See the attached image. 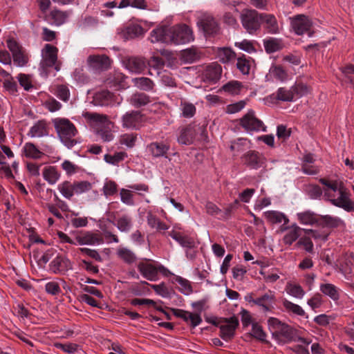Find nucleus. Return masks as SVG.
Here are the masks:
<instances>
[{
  "instance_id": "1",
  "label": "nucleus",
  "mask_w": 354,
  "mask_h": 354,
  "mask_svg": "<svg viewBox=\"0 0 354 354\" xmlns=\"http://www.w3.org/2000/svg\"><path fill=\"white\" fill-rule=\"evenodd\" d=\"M151 43L174 44L189 43L194 40L192 30L186 24H180L171 27L161 26L153 29L149 35Z\"/></svg>"
},
{
  "instance_id": "2",
  "label": "nucleus",
  "mask_w": 354,
  "mask_h": 354,
  "mask_svg": "<svg viewBox=\"0 0 354 354\" xmlns=\"http://www.w3.org/2000/svg\"><path fill=\"white\" fill-rule=\"evenodd\" d=\"M319 182L326 187L324 196L333 205L347 212L354 210V202L350 200L349 194L344 187H339L336 181L330 182L325 178H321Z\"/></svg>"
},
{
  "instance_id": "3",
  "label": "nucleus",
  "mask_w": 354,
  "mask_h": 354,
  "mask_svg": "<svg viewBox=\"0 0 354 354\" xmlns=\"http://www.w3.org/2000/svg\"><path fill=\"white\" fill-rule=\"evenodd\" d=\"M53 123L59 138L66 147L72 148L77 144V141L75 137L77 130L68 119L55 118L53 120Z\"/></svg>"
},
{
  "instance_id": "4",
  "label": "nucleus",
  "mask_w": 354,
  "mask_h": 354,
  "mask_svg": "<svg viewBox=\"0 0 354 354\" xmlns=\"http://www.w3.org/2000/svg\"><path fill=\"white\" fill-rule=\"evenodd\" d=\"M268 325L272 337L277 342L284 344L294 340L295 330L288 324L276 317H270Z\"/></svg>"
},
{
  "instance_id": "5",
  "label": "nucleus",
  "mask_w": 354,
  "mask_h": 354,
  "mask_svg": "<svg viewBox=\"0 0 354 354\" xmlns=\"http://www.w3.org/2000/svg\"><path fill=\"white\" fill-rule=\"evenodd\" d=\"M92 189V184L86 180L71 182L65 180L57 185V189L63 197L71 200L74 195H80Z\"/></svg>"
},
{
  "instance_id": "6",
  "label": "nucleus",
  "mask_w": 354,
  "mask_h": 354,
  "mask_svg": "<svg viewBox=\"0 0 354 354\" xmlns=\"http://www.w3.org/2000/svg\"><path fill=\"white\" fill-rule=\"evenodd\" d=\"M243 27L249 34H254L259 30L261 24V14L255 10H244L240 16Z\"/></svg>"
},
{
  "instance_id": "7",
  "label": "nucleus",
  "mask_w": 354,
  "mask_h": 354,
  "mask_svg": "<svg viewBox=\"0 0 354 354\" xmlns=\"http://www.w3.org/2000/svg\"><path fill=\"white\" fill-rule=\"evenodd\" d=\"M138 270L142 276L149 281H156L158 279V273H165L167 268L160 263H153L149 259L140 261L138 264Z\"/></svg>"
},
{
  "instance_id": "8",
  "label": "nucleus",
  "mask_w": 354,
  "mask_h": 354,
  "mask_svg": "<svg viewBox=\"0 0 354 354\" xmlns=\"http://www.w3.org/2000/svg\"><path fill=\"white\" fill-rule=\"evenodd\" d=\"M6 44L12 53L14 64L19 67L25 66L29 61V57L24 48L14 38L8 39Z\"/></svg>"
},
{
  "instance_id": "9",
  "label": "nucleus",
  "mask_w": 354,
  "mask_h": 354,
  "mask_svg": "<svg viewBox=\"0 0 354 354\" xmlns=\"http://www.w3.org/2000/svg\"><path fill=\"white\" fill-rule=\"evenodd\" d=\"M241 126L248 132L266 131V127L263 122L257 118L254 111H249L240 120Z\"/></svg>"
},
{
  "instance_id": "10",
  "label": "nucleus",
  "mask_w": 354,
  "mask_h": 354,
  "mask_svg": "<svg viewBox=\"0 0 354 354\" xmlns=\"http://www.w3.org/2000/svg\"><path fill=\"white\" fill-rule=\"evenodd\" d=\"M239 325V319L234 316L223 319L218 326L221 337L226 342L230 341L234 337Z\"/></svg>"
},
{
  "instance_id": "11",
  "label": "nucleus",
  "mask_w": 354,
  "mask_h": 354,
  "mask_svg": "<svg viewBox=\"0 0 354 354\" xmlns=\"http://www.w3.org/2000/svg\"><path fill=\"white\" fill-rule=\"evenodd\" d=\"M77 245H97L104 243L103 237L99 232L90 231H81L77 232L75 236Z\"/></svg>"
},
{
  "instance_id": "12",
  "label": "nucleus",
  "mask_w": 354,
  "mask_h": 354,
  "mask_svg": "<svg viewBox=\"0 0 354 354\" xmlns=\"http://www.w3.org/2000/svg\"><path fill=\"white\" fill-rule=\"evenodd\" d=\"M145 31L142 26L135 22H131L118 30V36L124 40L133 39L142 37Z\"/></svg>"
},
{
  "instance_id": "13",
  "label": "nucleus",
  "mask_w": 354,
  "mask_h": 354,
  "mask_svg": "<svg viewBox=\"0 0 354 354\" xmlns=\"http://www.w3.org/2000/svg\"><path fill=\"white\" fill-rule=\"evenodd\" d=\"M58 49L57 47L51 44H46L42 49V61L41 65L43 67H53L55 66L56 71H59V66L56 64L57 60Z\"/></svg>"
},
{
  "instance_id": "14",
  "label": "nucleus",
  "mask_w": 354,
  "mask_h": 354,
  "mask_svg": "<svg viewBox=\"0 0 354 354\" xmlns=\"http://www.w3.org/2000/svg\"><path fill=\"white\" fill-rule=\"evenodd\" d=\"M291 26L298 35L308 33L312 26L311 20L304 15H298L291 19Z\"/></svg>"
},
{
  "instance_id": "15",
  "label": "nucleus",
  "mask_w": 354,
  "mask_h": 354,
  "mask_svg": "<svg viewBox=\"0 0 354 354\" xmlns=\"http://www.w3.org/2000/svg\"><path fill=\"white\" fill-rule=\"evenodd\" d=\"M122 122L124 128L138 129L144 122V116L140 111H132L122 116Z\"/></svg>"
},
{
  "instance_id": "16",
  "label": "nucleus",
  "mask_w": 354,
  "mask_h": 354,
  "mask_svg": "<svg viewBox=\"0 0 354 354\" xmlns=\"http://www.w3.org/2000/svg\"><path fill=\"white\" fill-rule=\"evenodd\" d=\"M202 131L200 127L188 125L181 129L178 142L181 145H189L195 140L196 133Z\"/></svg>"
},
{
  "instance_id": "17",
  "label": "nucleus",
  "mask_w": 354,
  "mask_h": 354,
  "mask_svg": "<svg viewBox=\"0 0 354 354\" xmlns=\"http://www.w3.org/2000/svg\"><path fill=\"white\" fill-rule=\"evenodd\" d=\"M118 212L110 213L113 223L122 232H128L132 227V218L129 214H122L117 217Z\"/></svg>"
},
{
  "instance_id": "18",
  "label": "nucleus",
  "mask_w": 354,
  "mask_h": 354,
  "mask_svg": "<svg viewBox=\"0 0 354 354\" xmlns=\"http://www.w3.org/2000/svg\"><path fill=\"white\" fill-rule=\"evenodd\" d=\"M49 267L55 274H64L72 269V263L68 259L58 256L50 263Z\"/></svg>"
},
{
  "instance_id": "19",
  "label": "nucleus",
  "mask_w": 354,
  "mask_h": 354,
  "mask_svg": "<svg viewBox=\"0 0 354 354\" xmlns=\"http://www.w3.org/2000/svg\"><path fill=\"white\" fill-rule=\"evenodd\" d=\"M89 67L94 70H106L111 65L109 57L105 55H90L87 59Z\"/></svg>"
},
{
  "instance_id": "20",
  "label": "nucleus",
  "mask_w": 354,
  "mask_h": 354,
  "mask_svg": "<svg viewBox=\"0 0 354 354\" xmlns=\"http://www.w3.org/2000/svg\"><path fill=\"white\" fill-rule=\"evenodd\" d=\"M275 301L274 292L269 290L261 297H257L252 300V302L259 306H261L263 311H271L272 305Z\"/></svg>"
},
{
  "instance_id": "21",
  "label": "nucleus",
  "mask_w": 354,
  "mask_h": 354,
  "mask_svg": "<svg viewBox=\"0 0 354 354\" xmlns=\"http://www.w3.org/2000/svg\"><path fill=\"white\" fill-rule=\"evenodd\" d=\"M340 272L348 277L354 272V254H346L339 261Z\"/></svg>"
},
{
  "instance_id": "22",
  "label": "nucleus",
  "mask_w": 354,
  "mask_h": 354,
  "mask_svg": "<svg viewBox=\"0 0 354 354\" xmlns=\"http://www.w3.org/2000/svg\"><path fill=\"white\" fill-rule=\"evenodd\" d=\"M125 67L131 73H141L146 66L147 63L144 58L132 57L125 61Z\"/></svg>"
},
{
  "instance_id": "23",
  "label": "nucleus",
  "mask_w": 354,
  "mask_h": 354,
  "mask_svg": "<svg viewBox=\"0 0 354 354\" xmlns=\"http://www.w3.org/2000/svg\"><path fill=\"white\" fill-rule=\"evenodd\" d=\"M84 116L93 127L97 128V130L102 127H105L110 123L109 118L106 115L87 112Z\"/></svg>"
},
{
  "instance_id": "24",
  "label": "nucleus",
  "mask_w": 354,
  "mask_h": 354,
  "mask_svg": "<svg viewBox=\"0 0 354 354\" xmlns=\"http://www.w3.org/2000/svg\"><path fill=\"white\" fill-rule=\"evenodd\" d=\"M297 219L301 225H315L318 227L319 215L307 210L302 212H298L296 214Z\"/></svg>"
},
{
  "instance_id": "25",
  "label": "nucleus",
  "mask_w": 354,
  "mask_h": 354,
  "mask_svg": "<svg viewBox=\"0 0 354 354\" xmlns=\"http://www.w3.org/2000/svg\"><path fill=\"white\" fill-rule=\"evenodd\" d=\"M302 228L297 224H292L288 228V232L284 234L282 241L285 245L290 246L301 236Z\"/></svg>"
},
{
  "instance_id": "26",
  "label": "nucleus",
  "mask_w": 354,
  "mask_h": 354,
  "mask_svg": "<svg viewBox=\"0 0 354 354\" xmlns=\"http://www.w3.org/2000/svg\"><path fill=\"white\" fill-rule=\"evenodd\" d=\"M168 235L183 248L192 249L195 245V242L192 238L183 234L180 232L173 230L169 232Z\"/></svg>"
},
{
  "instance_id": "27",
  "label": "nucleus",
  "mask_w": 354,
  "mask_h": 354,
  "mask_svg": "<svg viewBox=\"0 0 354 354\" xmlns=\"http://www.w3.org/2000/svg\"><path fill=\"white\" fill-rule=\"evenodd\" d=\"M169 148V145L163 142H153L147 146L148 151L154 158L165 156Z\"/></svg>"
},
{
  "instance_id": "28",
  "label": "nucleus",
  "mask_w": 354,
  "mask_h": 354,
  "mask_svg": "<svg viewBox=\"0 0 354 354\" xmlns=\"http://www.w3.org/2000/svg\"><path fill=\"white\" fill-rule=\"evenodd\" d=\"M261 24H264V28L269 33L277 34L279 31L277 19L273 15L262 13Z\"/></svg>"
},
{
  "instance_id": "29",
  "label": "nucleus",
  "mask_w": 354,
  "mask_h": 354,
  "mask_svg": "<svg viewBox=\"0 0 354 354\" xmlns=\"http://www.w3.org/2000/svg\"><path fill=\"white\" fill-rule=\"evenodd\" d=\"M93 102L97 106H109L113 102V95L107 90L96 93L93 97Z\"/></svg>"
},
{
  "instance_id": "30",
  "label": "nucleus",
  "mask_w": 354,
  "mask_h": 354,
  "mask_svg": "<svg viewBox=\"0 0 354 354\" xmlns=\"http://www.w3.org/2000/svg\"><path fill=\"white\" fill-rule=\"evenodd\" d=\"M217 59L223 64L233 62L236 59V53L230 48H217L215 50Z\"/></svg>"
},
{
  "instance_id": "31",
  "label": "nucleus",
  "mask_w": 354,
  "mask_h": 354,
  "mask_svg": "<svg viewBox=\"0 0 354 354\" xmlns=\"http://www.w3.org/2000/svg\"><path fill=\"white\" fill-rule=\"evenodd\" d=\"M319 290L322 294L330 297L334 301H338L340 298L341 290L334 284L329 283H321Z\"/></svg>"
},
{
  "instance_id": "32",
  "label": "nucleus",
  "mask_w": 354,
  "mask_h": 354,
  "mask_svg": "<svg viewBox=\"0 0 354 354\" xmlns=\"http://www.w3.org/2000/svg\"><path fill=\"white\" fill-rule=\"evenodd\" d=\"M200 24L207 35L215 34L218 30V26L212 16H204L201 19Z\"/></svg>"
},
{
  "instance_id": "33",
  "label": "nucleus",
  "mask_w": 354,
  "mask_h": 354,
  "mask_svg": "<svg viewBox=\"0 0 354 354\" xmlns=\"http://www.w3.org/2000/svg\"><path fill=\"white\" fill-rule=\"evenodd\" d=\"M265 218L272 224H279L284 222V224L289 223V218L285 214L274 210H270L264 212Z\"/></svg>"
},
{
  "instance_id": "34",
  "label": "nucleus",
  "mask_w": 354,
  "mask_h": 354,
  "mask_svg": "<svg viewBox=\"0 0 354 354\" xmlns=\"http://www.w3.org/2000/svg\"><path fill=\"white\" fill-rule=\"evenodd\" d=\"M242 160L244 164L252 169H258L261 167V158L258 152L248 151L243 155Z\"/></svg>"
},
{
  "instance_id": "35",
  "label": "nucleus",
  "mask_w": 354,
  "mask_h": 354,
  "mask_svg": "<svg viewBox=\"0 0 354 354\" xmlns=\"http://www.w3.org/2000/svg\"><path fill=\"white\" fill-rule=\"evenodd\" d=\"M48 135L46 122L44 120L37 122L29 130L28 136L31 138H40Z\"/></svg>"
},
{
  "instance_id": "36",
  "label": "nucleus",
  "mask_w": 354,
  "mask_h": 354,
  "mask_svg": "<svg viewBox=\"0 0 354 354\" xmlns=\"http://www.w3.org/2000/svg\"><path fill=\"white\" fill-rule=\"evenodd\" d=\"M50 91L64 102H67L70 98V91L66 85L55 84L50 87Z\"/></svg>"
},
{
  "instance_id": "37",
  "label": "nucleus",
  "mask_w": 354,
  "mask_h": 354,
  "mask_svg": "<svg viewBox=\"0 0 354 354\" xmlns=\"http://www.w3.org/2000/svg\"><path fill=\"white\" fill-rule=\"evenodd\" d=\"M221 73V66L216 63H212L207 66L205 71V76L211 82H216L220 79Z\"/></svg>"
},
{
  "instance_id": "38",
  "label": "nucleus",
  "mask_w": 354,
  "mask_h": 354,
  "mask_svg": "<svg viewBox=\"0 0 354 354\" xmlns=\"http://www.w3.org/2000/svg\"><path fill=\"white\" fill-rule=\"evenodd\" d=\"M43 177L50 185L55 184L60 178V173L54 166H47L44 168Z\"/></svg>"
},
{
  "instance_id": "39",
  "label": "nucleus",
  "mask_w": 354,
  "mask_h": 354,
  "mask_svg": "<svg viewBox=\"0 0 354 354\" xmlns=\"http://www.w3.org/2000/svg\"><path fill=\"white\" fill-rule=\"evenodd\" d=\"M343 221L337 218L330 215H319L318 227H337L341 225Z\"/></svg>"
},
{
  "instance_id": "40",
  "label": "nucleus",
  "mask_w": 354,
  "mask_h": 354,
  "mask_svg": "<svg viewBox=\"0 0 354 354\" xmlns=\"http://www.w3.org/2000/svg\"><path fill=\"white\" fill-rule=\"evenodd\" d=\"M131 7L139 10H148L149 6L147 0H120L118 8L122 9Z\"/></svg>"
},
{
  "instance_id": "41",
  "label": "nucleus",
  "mask_w": 354,
  "mask_h": 354,
  "mask_svg": "<svg viewBox=\"0 0 354 354\" xmlns=\"http://www.w3.org/2000/svg\"><path fill=\"white\" fill-rule=\"evenodd\" d=\"M147 224L152 229H156L158 232L165 231L169 229V226L165 223L160 221L156 216L149 213L147 216Z\"/></svg>"
},
{
  "instance_id": "42",
  "label": "nucleus",
  "mask_w": 354,
  "mask_h": 354,
  "mask_svg": "<svg viewBox=\"0 0 354 354\" xmlns=\"http://www.w3.org/2000/svg\"><path fill=\"white\" fill-rule=\"evenodd\" d=\"M253 63L250 57L242 55L237 58L236 67L243 75H248Z\"/></svg>"
},
{
  "instance_id": "43",
  "label": "nucleus",
  "mask_w": 354,
  "mask_h": 354,
  "mask_svg": "<svg viewBox=\"0 0 354 354\" xmlns=\"http://www.w3.org/2000/svg\"><path fill=\"white\" fill-rule=\"evenodd\" d=\"M269 74L271 77L280 82H284L288 79L287 71L280 65L272 66Z\"/></svg>"
},
{
  "instance_id": "44",
  "label": "nucleus",
  "mask_w": 354,
  "mask_h": 354,
  "mask_svg": "<svg viewBox=\"0 0 354 354\" xmlns=\"http://www.w3.org/2000/svg\"><path fill=\"white\" fill-rule=\"evenodd\" d=\"M265 50L267 53H272L280 50L283 47V43L281 39L277 38H270L263 41Z\"/></svg>"
},
{
  "instance_id": "45",
  "label": "nucleus",
  "mask_w": 354,
  "mask_h": 354,
  "mask_svg": "<svg viewBox=\"0 0 354 354\" xmlns=\"http://www.w3.org/2000/svg\"><path fill=\"white\" fill-rule=\"evenodd\" d=\"M23 151L27 158L32 159H39L44 155L43 152L32 142H27L23 147Z\"/></svg>"
},
{
  "instance_id": "46",
  "label": "nucleus",
  "mask_w": 354,
  "mask_h": 354,
  "mask_svg": "<svg viewBox=\"0 0 354 354\" xmlns=\"http://www.w3.org/2000/svg\"><path fill=\"white\" fill-rule=\"evenodd\" d=\"M150 102L149 96L143 93H136L130 98L131 104L137 108L145 106Z\"/></svg>"
},
{
  "instance_id": "47",
  "label": "nucleus",
  "mask_w": 354,
  "mask_h": 354,
  "mask_svg": "<svg viewBox=\"0 0 354 354\" xmlns=\"http://www.w3.org/2000/svg\"><path fill=\"white\" fill-rule=\"evenodd\" d=\"M132 82L135 86L146 91H152L155 85L151 80L145 77L133 78Z\"/></svg>"
},
{
  "instance_id": "48",
  "label": "nucleus",
  "mask_w": 354,
  "mask_h": 354,
  "mask_svg": "<svg viewBox=\"0 0 354 354\" xmlns=\"http://www.w3.org/2000/svg\"><path fill=\"white\" fill-rule=\"evenodd\" d=\"M286 292L297 299H302L306 292L302 287L297 283H288L286 286Z\"/></svg>"
},
{
  "instance_id": "49",
  "label": "nucleus",
  "mask_w": 354,
  "mask_h": 354,
  "mask_svg": "<svg viewBox=\"0 0 354 354\" xmlns=\"http://www.w3.org/2000/svg\"><path fill=\"white\" fill-rule=\"evenodd\" d=\"M117 255L128 264L133 263L136 259L135 254L127 248H119L117 250Z\"/></svg>"
},
{
  "instance_id": "50",
  "label": "nucleus",
  "mask_w": 354,
  "mask_h": 354,
  "mask_svg": "<svg viewBox=\"0 0 354 354\" xmlns=\"http://www.w3.org/2000/svg\"><path fill=\"white\" fill-rule=\"evenodd\" d=\"M127 157V153L124 151L115 152L114 154H105L104 160L106 162L118 165L120 162H122Z\"/></svg>"
},
{
  "instance_id": "51",
  "label": "nucleus",
  "mask_w": 354,
  "mask_h": 354,
  "mask_svg": "<svg viewBox=\"0 0 354 354\" xmlns=\"http://www.w3.org/2000/svg\"><path fill=\"white\" fill-rule=\"evenodd\" d=\"M282 304L285 310L289 313L301 317L304 316L306 314L304 310L300 306L287 299L283 300Z\"/></svg>"
},
{
  "instance_id": "52",
  "label": "nucleus",
  "mask_w": 354,
  "mask_h": 354,
  "mask_svg": "<svg viewBox=\"0 0 354 354\" xmlns=\"http://www.w3.org/2000/svg\"><path fill=\"white\" fill-rule=\"evenodd\" d=\"M200 57L199 53L196 48H190L181 52V59L186 63H192Z\"/></svg>"
},
{
  "instance_id": "53",
  "label": "nucleus",
  "mask_w": 354,
  "mask_h": 354,
  "mask_svg": "<svg viewBox=\"0 0 354 354\" xmlns=\"http://www.w3.org/2000/svg\"><path fill=\"white\" fill-rule=\"evenodd\" d=\"M175 281L179 285L178 290L181 293L185 295H189L192 293L193 289L189 281L180 276H176Z\"/></svg>"
},
{
  "instance_id": "54",
  "label": "nucleus",
  "mask_w": 354,
  "mask_h": 354,
  "mask_svg": "<svg viewBox=\"0 0 354 354\" xmlns=\"http://www.w3.org/2000/svg\"><path fill=\"white\" fill-rule=\"evenodd\" d=\"M182 319L187 324H189L192 328L196 327L202 322V318L199 314L192 313L188 311L185 313Z\"/></svg>"
},
{
  "instance_id": "55",
  "label": "nucleus",
  "mask_w": 354,
  "mask_h": 354,
  "mask_svg": "<svg viewBox=\"0 0 354 354\" xmlns=\"http://www.w3.org/2000/svg\"><path fill=\"white\" fill-rule=\"evenodd\" d=\"M147 65L150 69L156 70L157 75H160V70L165 66V62L160 57L153 56L148 60Z\"/></svg>"
},
{
  "instance_id": "56",
  "label": "nucleus",
  "mask_w": 354,
  "mask_h": 354,
  "mask_svg": "<svg viewBox=\"0 0 354 354\" xmlns=\"http://www.w3.org/2000/svg\"><path fill=\"white\" fill-rule=\"evenodd\" d=\"M50 17L56 26H60L66 21L68 14L64 11L53 10L50 12Z\"/></svg>"
},
{
  "instance_id": "57",
  "label": "nucleus",
  "mask_w": 354,
  "mask_h": 354,
  "mask_svg": "<svg viewBox=\"0 0 354 354\" xmlns=\"http://www.w3.org/2000/svg\"><path fill=\"white\" fill-rule=\"evenodd\" d=\"M17 79L21 87L24 88L25 91H30L33 88V84L32 80V77L30 75L19 73L17 76Z\"/></svg>"
},
{
  "instance_id": "58",
  "label": "nucleus",
  "mask_w": 354,
  "mask_h": 354,
  "mask_svg": "<svg viewBox=\"0 0 354 354\" xmlns=\"http://www.w3.org/2000/svg\"><path fill=\"white\" fill-rule=\"evenodd\" d=\"M324 302L323 296L320 293H315L312 296V297L308 299L307 304L313 310L316 312L317 308L322 307Z\"/></svg>"
},
{
  "instance_id": "59",
  "label": "nucleus",
  "mask_w": 354,
  "mask_h": 354,
  "mask_svg": "<svg viewBox=\"0 0 354 354\" xmlns=\"http://www.w3.org/2000/svg\"><path fill=\"white\" fill-rule=\"evenodd\" d=\"M180 109L182 111V115L187 118H192L196 113L195 106L193 104L185 101H181Z\"/></svg>"
},
{
  "instance_id": "60",
  "label": "nucleus",
  "mask_w": 354,
  "mask_h": 354,
  "mask_svg": "<svg viewBox=\"0 0 354 354\" xmlns=\"http://www.w3.org/2000/svg\"><path fill=\"white\" fill-rule=\"evenodd\" d=\"M293 93L292 87L290 89L279 88L277 91V98L284 102L292 101L295 99Z\"/></svg>"
},
{
  "instance_id": "61",
  "label": "nucleus",
  "mask_w": 354,
  "mask_h": 354,
  "mask_svg": "<svg viewBox=\"0 0 354 354\" xmlns=\"http://www.w3.org/2000/svg\"><path fill=\"white\" fill-rule=\"evenodd\" d=\"M137 140V134L134 133H124L120 138V143L125 145L129 148H132L135 146Z\"/></svg>"
},
{
  "instance_id": "62",
  "label": "nucleus",
  "mask_w": 354,
  "mask_h": 354,
  "mask_svg": "<svg viewBox=\"0 0 354 354\" xmlns=\"http://www.w3.org/2000/svg\"><path fill=\"white\" fill-rule=\"evenodd\" d=\"M241 82L230 81L223 86V90L231 94H238L242 88Z\"/></svg>"
},
{
  "instance_id": "63",
  "label": "nucleus",
  "mask_w": 354,
  "mask_h": 354,
  "mask_svg": "<svg viewBox=\"0 0 354 354\" xmlns=\"http://www.w3.org/2000/svg\"><path fill=\"white\" fill-rule=\"evenodd\" d=\"M7 75L8 76V78H6L3 83V87L10 94L16 95L18 91L17 84L10 75L8 73Z\"/></svg>"
},
{
  "instance_id": "64",
  "label": "nucleus",
  "mask_w": 354,
  "mask_h": 354,
  "mask_svg": "<svg viewBox=\"0 0 354 354\" xmlns=\"http://www.w3.org/2000/svg\"><path fill=\"white\" fill-rule=\"evenodd\" d=\"M292 91H294V97H301L307 95L310 92V89L307 85L303 83H297L292 86Z\"/></svg>"
}]
</instances>
